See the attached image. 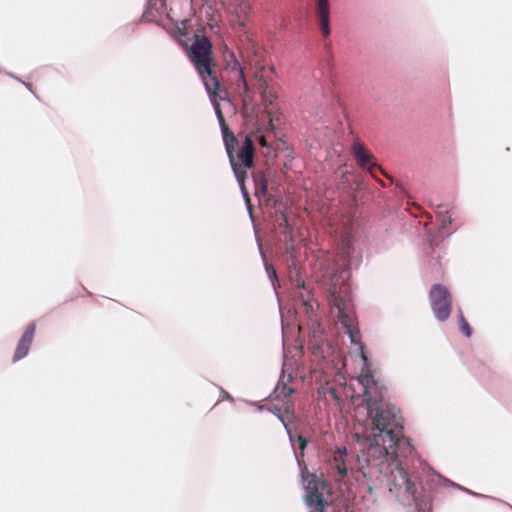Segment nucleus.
<instances>
[{"instance_id": "25", "label": "nucleus", "mask_w": 512, "mask_h": 512, "mask_svg": "<svg viewBox=\"0 0 512 512\" xmlns=\"http://www.w3.org/2000/svg\"><path fill=\"white\" fill-rule=\"evenodd\" d=\"M296 440L299 443V449L301 452V456H303L304 450H305L308 442H307L306 438H304L301 435L297 436Z\"/></svg>"}, {"instance_id": "1", "label": "nucleus", "mask_w": 512, "mask_h": 512, "mask_svg": "<svg viewBox=\"0 0 512 512\" xmlns=\"http://www.w3.org/2000/svg\"><path fill=\"white\" fill-rule=\"evenodd\" d=\"M367 411L371 418L372 430L377 433L374 434V443L369 446L363 457L366 456L368 465H374L370 456L377 454L380 459L396 454L402 423L401 418L397 417L394 405L378 404L367 408Z\"/></svg>"}, {"instance_id": "29", "label": "nucleus", "mask_w": 512, "mask_h": 512, "mask_svg": "<svg viewBox=\"0 0 512 512\" xmlns=\"http://www.w3.org/2000/svg\"><path fill=\"white\" fill-rule=\"evenodd\" d=\"M331 474L334 476L336 474V470L331 471Z\"/></svg>"}, {"instance_id": "8", "label": "nucleus", "mask_w": 512, "mask_h": 512, "mask_svg": "<svg viewBox=\"0 0 512 512\" xmlns=\"http://www.w3.org/2000/svg\"><path fill=\"white\" fill-rule=\"evenodd\" d=\"M325 287L329 293L330 305L335 303L337 298L342 300L350 299V292L344 272H333L330 273L329 277L325 280Z\"/></svg>"}, {"instance_id": "23", "label": "nucleus", "mask_w": 512, "mask_h": 512, "mask_svg": "<svg viewBox=\"0 0 512 512\" xmlns=\"http://www.w3.org/2000/svg\"><path fill=\"white\" fill-rule=\"evenodd\" d=\"M459 318V324H460V330L461 332L466 336L470 337L472 334V329L468 323V321L465 319L463 312L460 310L458 313Z\"/></svg>"}, {"instance_id": "14", "label": "nucleus", "mask_w": 512, "mask_h": 512, "mask_svg": "<svg viewBox=\"0 0 512 512\" xmlns=\"http://www.w3.org/2000/svg\"><path fill=\"white\" fill-rule=\"evenodd\" d=\"M316 13L319 20L321 32L324 37L330 35L329 15L330 5L328 0H317Z\"/></svg>"}, {"instance_id": "24", "label": "nucleus", "mask_w": 512, "mask_h": 512, "mask_svg": "<svg viewBox=\"0 0 512 512\" xmlns=\"http://www.w3.org/2000/svg\"><path fill=\"white\" fill-rule=\"evenodd\" d=\"M438 221L440 222L441 229H446L451 224L452 219L448 211H440L437 213Z\"/></svg>"}, {"instance_id": "16", "label": "nucleus", "mask_w": 512, "mask_h": 512, "mask_svg": "<svg viewBox=\"0 0 512 512\" xmlns=\"http://www.w3.org/2000/svg\"><path fill=\"white\" fill-rule=\"evenodd\" d=\"M225 59L228 63V67L231 69V71H235L237 72V86L238 87H241L243 86V88L245 90L248 89V85H247V81H246V78H245V75H244V70L243 68L241 67L239 61L235 58V55L233 52H229L225 55Z\"/></svg>"}, {"instance_id": "27", "label": "nucleus", "mask_w": 512, "mask_h": 512, "mask_svg": "<svg viewBox=\"0 0 512 512\" xmlns=\"http://www.w3.org/2000/svg\"><path fill=\"white\" fill-rule=\"evenodd\" d=\"M303 302H304L305 305H308V298L303 299Z\"/></svg>"}, {"instance_id": "17", "label": "nucleus", "mask_w": 512, "mask_h": 512, "mask_svg": "<svg viewBox=\"0 0 512 512\" xmlns=\"http://www.w3.org/2000/svg\"><path fill=\"white\" fill-rule=\"evenodd\" d=\"M346 333L348 334L350 341L352 344L356 346L355 353L357 356L361 358L364 362L369 361L366 353H365V345L361 342L360 331L357 326L352 327L351 329H346Z\"/></svg>"}, {"instance_id": "28", "label": "nucleus", "mask_w": 512, "mask_h": 512, "mask_svg": "<svg viewBox=\"0 0 512 512\" xmlns=\"http://www.w3.org/2000/svg\"><path fill=\"white\" fill-rule=\"evenodd\" d=\"M377 181H378V182H379V183H380V184H381L382 186H384V183H383V181H381V180H378V179H377Z\"/></svg>"}, {"instance_id": "5", "label": "nucleus", "mask_w": 512, "mask_h": 512, "mask_svg": "<svg viewBox=\"0 0 512 512\" xmlns=\"http://www.w3.org/2000/svg\"><path fill=\"white\" fill-rule=\"evenodd\" d=\"M429 299L435 317L446 321L452 311V295L448 288L441 284H434L429 292Z\"/></svg>"}, {"instance_id": "21", "label": "nucleus", "mask_w": 512, "mask_h": 512, "mask_svg": "<svg viewBox=\"0 0 512 512\" xmlns=\"http://www.w3.org/2000/svg\"><path fill=\"white\" fill-rule=\"evenodd\" d=\"M261 97L262 101L267 108L269 105H272L274 100L277 98L276 93L269 88V86L261 89Z\"/></svg>"}, {"instance_id": "2", "label": "nucleus", "mask_w": 512, "mask_h": 512, "mask_svg": "<svg viewBox=\"0 0 512 512\" xmlns=\"http://www.w3.org/2000/svg\"><path fill=\"white\" fill-rule=\"evenodd\" d=\"M214 109L220 123L221 131L223 134V142L225 149L242 190L244 191V182L248 177L247 170L254 165L255 146L251 135H246L241 146L238 147L239 142L235 135L230 131L225 117L222 113L219 103L214 104Z\"/></svg>"}, {"instance_id": "7", "label": "nucleus", "mask_w": 512, "mask_h": 512, "mask_svg": "<svg viewBox=\"0 0 512 512\" xmlns=\"http://www.w3.org/2000/svg\"><path fill=\"white\" fill-rule=\"evenodd\" d=\"M387 482L389 491L396 497H409L414 494V484L408 478L405 469L398 463L390 465Z\"/></svg>"}, {"instance_id": "11", "label": "nucleus", "mask_w": 512, "mask_h": 512, "mask_svg": "<svg viewBox=\"0 0 512 512\" xmlns=\"http://www.w3.org/2000/svg\"><path fill=\"white\" fill-rule=\"evenodd\" d=\"M36 332V324L35 322H31L25 329L23 335L21 336L17 347L15 349L13 355V362H18L19 360L26 357L29 353L30 347L33 343L34 336Z\"/></svg>"}, {"instance_id": "22", "label": "nucleus", "mask_w": 512, "mask_h": 512, "mask_svg": "<svg viewBox=\"0 0 512 512\" xmlns=\"http://www.w3.org/2000/svg\"><path fill=\"white\" fill-rule=\"evenodd\" d=\"M295 392V390L286 384H282L278 386L275 390L276 398H283V401L290 400L291 395Z\"/></svg>"}, {"instance_id": "18", "label": "nucleus", "mask_w": 512, "mask_h": 512, "mask_svg": "<svg viewBox=\"0 0 512 512\" xmlns=\"http://www.w3.org/2000/svg\"><path fill=\"white\" fill-rule=\"evenodd\" d=\"M253 182L255 185V193L265 196L268 190V182L263 171H255L252 174Z\"/></svg>"}, {"instance_id": "13", "label": "nucleus", "mask_w": 512, "mask_h": 512, "mask_svg": "<svg viewBox=\"0 0 512 512\" xmlns=\"http://www.w3.org/2000/svg\"><path fill=\"white\" fill-rule=\"evenodd\" d=\"M349 303L350 299L342 300V298H337L335 303L331 304V307L337 310L338 321L344 326L345 329H351L352 327L357 326L355 323V318L349 310Z\"/></svg>"}, {"instance_id": "4", "label": "nucleus", "mask_w": 512, "mask_h": 512, "mask_svg": "<svg viewBox=\"0 0 512 512\" xmlns=\"http://www.w3.org/2000/svg\"><path fill=\"white\" fill-rule=\"evenodd\" d=\"M357 379L363 387L367 408L383 404L387 388L381 375L371 368L369 361L363 363Z\"/></svg>"}, {"instance_id": "6", "label": "nucleus", "mask_w": 512, "mask_h": 512, "mask_svg": "<svg viewBox=\"0 0 512 512\" xmlns=\"http://www.w3.org/2000/svg\"><path fill=\"white\" fill-rule=\"evenodd\" d=\"M328 485L326 481L318 479L312 475L308 480L306 487L305 503L309 508V512H324V509L329 505L328 500L324 497Z\"/></svg>"}, {"instance_id": "3", "label": "nucleus", "mask_w": 512, "mask_h": 512, "mask_svg": "<svg viewBox=\"0 0 512 512\" xmlns=\"http://www.w3.org/2000/svg\"><path fill=\"white\" fill-rule=\"evenodd\" d=\"M187 54L201 77L213 104L218 103L216 98L220 89V82L216 71L212 67L214 58L211 41L204 35L194 34L193 42L188 48Z\"/></svg>"}, {"instance_id": "19", "label": "nucleus", "mask_w": 512, "mask_h": 512, "mask_svg": "<svg viewBox=\"0 0 512 512\" xmlns=\"http://www.w3.org/2000/svg\"><path fill=\"white\" fill-rule=\"evenodd\" d=\"M235 11L239 17H247L251 11L250 0H234Z\"/></svg>"}, {"instance_id": "9", "label": "nucleus", "mask_w": 512, "mask_h": 512, "mask_svg": "<svg viewBox=\"0 0 512 512\" xmlns=\"http://www.w3.org/2000/svg\"><path fill=\"white\" fill-rule=\"evenodd\" d=\"M351 151L358 165L366 169L375 179H377L376 173L378 171L385 174L382 168L373 161L374 156L365 148L362 142L359 140L354 141Z\"/></svg>"}, {"instance_id": "20", "label": "nucleus", "mask_w": 512, "mask_h": 512, "mask_svg": "<svg viewBox=\"0 0 512 512\" xmlns=\"http://www.w3.org/2000/svg\"><path fill=\"white\" fill-rule=\"evenodd\" d=\"M264 72H265V68H264V66H261L254 73V78L257 81V85H258L259 89H263V88L269 86L270 79L264 74Z\"/></svg>"}, {"instance_id": "15", "label": "nucleus", "mask_w": 512, "mask_h": 512, "mask_svg": "<svg viewBox=\"0 0 512 512\" xmlns=\"http://www.w3.org/2000/svg\"><path fill=\"white\" fill-rule=\"evenodd\" d=\"M345 453L346 451H341L338 449L334 455L333 459L330 461V468L332 470H336V474L334 475L335 481H341L347 475V466L345 464Z\"/></svg>"}, {"instance_id": "10", "label": "nucleus", "mask_w": 512, "mask_h": 512, "mask_svg": "<svg viewBox=\"0 0 512 512\" xmlns=\"http://www.w3.org/2000/svg\"><path fill=\"white\" fill-rule=\"evenodd\" d=\"M274 129L275 127L273 124L271 114L270 112H266L265 114L262 115L260 119H257L255 124V130L252 131L249 135L252 136V139L255 137L262 147L267 148V150H269L270 144L267 141L265 133L271 132ZM268 153L269 151L266 152V155Z\"/></svg>"}, {"instance_id": "12", "label": "nucleus", "mask_w": 512, "mask_h": 512, "mask_svg": "<svg viewBox=\"0 0 512 512\" xmlns=\"http://www.w3.org/2000/svg\"><path fill=\"white\" fill-rule=\"evenodd\" d=\"M269 410L274 413L279 420L283 423L284 427L287 430L289 438L291 441L294 440V437L289 429V424L292 423L295 419L293 403L291 400L283 401L282 406H278L277 404H272L269 407Z\"/></svg>"}, {"instance_id": "26", "label": "nucleus", "mask_w": 512, "mask_h": 512, "mask_svg": "<svg viewBox=\"0 0 512 512\" xmlns=\"http://www.w3.org/2000/svg\"><path fill=\"white\" fill-rule=\"evenodd\" d=\"M192 5L196 7H203L208 3V0H190Z\"/></svg>"}]
</instances>
